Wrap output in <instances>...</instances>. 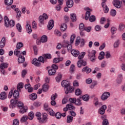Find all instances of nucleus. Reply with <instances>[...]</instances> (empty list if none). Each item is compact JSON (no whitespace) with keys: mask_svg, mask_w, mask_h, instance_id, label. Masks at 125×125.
Segmentation results:
<instances>
[{"mask_svg":"<svg viewBox=\"0 0 125 125\" xmlns=\"http://www.w3.org/2000/svg\"><path fill=\"white\" fill-rule=\"evenodd\" d=\"M51 55L50 54H45L42 55V56H40L38 58V59L35 58L33 60L32 62V64L36 66V67H40L41 66V62L42 63H44L46 62L47 59H51Z\"/></svg>","mask_w":125,"mask_h":125,"instance_id":"nucleus-1","label":"nucleus"},{"mask_svg":"<svg viewBox=\"0 0 125 125\" xmlns=\"http://www.w3.org/2000/svg\"><path fill=\"white\" fill-rule=\"evenodd\" d=\"M87 52L88 59H89L91 62H94L96 59V57L95 56L96 51L94 50H92V51L88 50Z\"/></svg>","mask_w":125,"mask_h":125,"instance_id":"nucleus-2","label":"nucleus"},{"mask_svg":"<svg viewBox=\"0 0 125 125\" xmlns=\"http://www.w3.org/2000/svg\"><path fill=\"white\" fill-rule=\"evenodd\" d=\"M4 22H5V26L7 28L10 27V28H12V27H14V25H15V22L13 20H11L9 21V19L7 17H5L4 18Z\"/></svg>","mask_w":125,"mask_h":125,"instance_id":"nucleus-3","label":"nucleus"},{"mask_svg":"<svg viewBox=\"0 0 125 125\" xmlns=\"http://www.w3.org/2000/svg\"><path fill=\"white\" fill-rule=\"evenodd\" d=\"M7 67H8V63L2 62L0 64V71L1 72V74H2V75H3L4 76H5V74H6V72H5L4 69H6Z\"/></svg>","mask_w":125,"mask_h":125,"instance_id":"nucleus-4","label":"nucleus"},{"mask_svg":"<svg viewBox=\"0 0 125 125\" xmlns=\"http://www.w3.org/2000/svg\"><path fill=\"white\" fill-rule=\"evenodd\" d=\"M62 47H67V50H71L72 49V45L69 44V41H64L62 42Z\"/></svg>","mask_w":125,"mask_h":125,"instance_id":"nucleus-5","label":"nucleus"},{"mask_svg":"<svg viewBox=\"0 0 125 125\" xmlns=\"http://www.w3.org/2000/svg\"><path fill=\"white\" fill-rule=\"evenodd\" d=\"M110 92H104L101 96V98L103 101H106L110 97Z\"/></svg>","mask_w":125,"mask_h":125,"instance_id":"nucleus-6","label":"nucleus"},{"mask_svg":"<svg viewBox=\"0 0 125 125\" xmlns=\"http://www.w3.org/2000/svg\"><path fill=\"white\" fill-rule=\"evenodd\" d=\"M112 3L116 8H121L122 7V2L120 1L119 0H113Z\"/></svg>","mask_w":125,"mask_h":125,"instance_id":"nucleus-7","label":"nucleus"},{"mask_svg":"<svg viewBox=\"0 0 125 125\" xmlns=\"http://www.w3.org/2000/svg\"><path fill=\"white\" fill-rule=\"evenodd\" d=\"M64 91L65 94H69V93H72V92H74V87L71 86L70 85L66 88H64Z\"/></svg>","mask_w":125,"mask_h":125,"instance_id":"nucleus-8","label":"nucleus"},{"mask_svg":"<svg viewBox=\"0 0 125 125\" xmlns=\"http://www.w3.org/2000/svg\"><path fill=\"white\" fill-rule=\"evenodd\" d=\"M84 10L87 11L85 13V20H88V19L90 16V12L92 11V10H91V9L89 8V7L85 8Z\"/></svg>","mask_w":125,"mask_h":125,"instance_id":"nucleus-9","label":"nucleus"},{"mask_svg":"<svg viewBox=\"0 0 125 125\" xmlns=\"http://www.w3.org/2000/svg\"><path fill=\"white\" fill-rule=\"evenodd\" d=\"M102 120H103L102 125H109V121L107 119V116L102 115L101 117Z\"/></svg>","mask_w":125,"mask_h":125,"instance_id":"nucleus-10","label":"nucleus"},{"mask_svg":"<svg viewBox=\"0 0 125 125\" xmlns=\"http://www.w3.org/2000/svg\"><path fill=\"white\" fill-rule=\"evenodd\" d=\"M63 2H64V0H58L59 4L57 5L55 8L57 11H60L61 10V8H62V4H63Z\"/></svg>","mask_w":125,"mask_h":125,"instance_id":"nucleus-11","label":"nucleus"},{"mask_svg":"<svg viewBox=\"0 0 125 125\" xmlns=\"http://www.w3.org/2000/svg\"><path fill=\"white\" fill-rule=\"evenodd\" d=\"M107 109V106L106 105H103L99 109L98 113L100 115H104L105 114V110Z\"/></svg>","mask_w":125,"mask_h":125,"instance_id":"nucleus-12","label":"nucleus"},{"mask_svg":"<svg viewBox=\"0 0 125 125\" xmlns=\"http://www.w3.org/2000/svg\"><path fill=\"white\" fill-rule=\"evenodd\" d=\"M77 65H78V67L79 68H81V67H82V66H86V62L84 61L83 60H80L78 61V62H77Z\"/></svg>","mask_w":125,"mask_h":125,"instance_id":"nucleus-13","label":"nucleus"},{"mask_svg":"<svg viewBox=\"0 0 125 125\" xmlns=\"http://www.w3.org/2000/svg\"><path fill=\"white\" fill-rule=\"evenodd\" d=\"M53 27H54V21L53 20H51L47 25V29L48 30H52Z\"/></svg>","mask_w":125,"mask_h":125,"instance_id":"nucleus-14","label":"nucleus"},{"mask_svg":"<svg viewBox=\"0 0 125 125\" xmlns=\"http://www.w3.org/2000/svg\"><path fill=\"white\" fill-rule=\"evenodd\" d=\"M62 86L64 87V88H66L68 87L69 85H71V83H70V82L68 81H67L66 80H63L62 81L61 83Z\"/></svg>","mask_w":125,"mask_h":125,"instance_id":"nucleus-15","label":"nucleus"},{"mask_svg":"<svg viewBox=\"0 0 125 125\" xmlns=\"http://www.w3.org/2000/svg\"><path fill=\"white\" fill-rule=\"evenodd\" d=\"M47 120V114L46 113H43L42 114V118L41 120H40V123H46Z\"/></svg>","mask_w":125,"mask_h":125,"instance_id":"nucleus-16","label":"nucleus"},{"mask_svg":"<svg viewBox=\"0 0 125 125\" xmlns=\"http://www.w3.org/2000/svg\"><path fill=\"white\" fill-rule=\"evenodd\" d=\"M5 43H6V40H5V38L3 37L0 42V48H3L5 46Z\"/></svg>","mask_w":125,"mask_h":125,"instance_id":"nucleus-17","label":"nucleus"},{"mask_svg":"<svg viewBox=\"0 0 125 125\" xmlns=\"http://www.w3.org/2000/svg\"><path fill=\"white\" fill-rule=\"evenodd\" d=\"M71 54L73 55V56H74V57H78L79 56V55L80 54V51L78 50H75L73 49L71 50Z\"/></svg>","mask_w":125,"mask_h":125,"instance_id":"nucleus-18","label":"nucleus"},{"mask_svg":"<svg viewBox=\"0 0 125 125\" xmlns=\"http://www.w3.org/2000/svg\"><path fill=\"white\" fill-rule=\"evenodd\" d=\"M83 73H86V74H89L91 72V69L89 68L88 67L86 66L83 68Z\"/></svg>","mask_w":125,"mask_h":125,"instance_id":"nucleus-19","label":"nucleus"},{"mask_svg":"<svg viewBox=\"0 0 125 125\" xmlns=\"http://www.w3.org/2000/svg\"><path fill=\"white\" fill-rule=\"evenodd\" d=\"M7 98V96H6V94L5 92H2L0 94V99L1 100H5L6 98Z\"/></svg>","mask_w":125,"mask_h":125,"instance_id":"nucleus-20","label":"nucleus"},{"mask_svg":"<svg viewBox=\"0 0 125 125\" xmlns=\"http://www.w3.org/2000/svg\"><path fill=\"white\" fill-rule=\"evenodd\" d=\"M66 5L67 7L69 8L71 7H73V5H74V1L73 0H68L66 1Z\"/></svg>","mask_w":125,"mask_h":125,"instance_id":"nucleus-21","label":"nucleus"},{"mask_svg":"<svg viewBox=\"0 0 125 125\" xmlns=\"http://www.w3.org/2000/svg\"><path fill=\"white\" fill-rule=\"evenodd\" d=\"M29 98L31 100H36V99L38 98V95H37V94L32 93L31 95H29Z\"/></svg>","mask_w":125,"mask_h":125,"instance_id":"nucleus-22","label":"nucleus"},{"mask_svg":"<svg viewBox=\"0 0 125 125\" xmlns=\"http://www.w3.org/2000/svg\"><path fill=\"white\" fill-rule=\"evenodd\" d=\"M27 33L31 34L32 33V27L29 24H27L25 26Z\"/></svg>","mask_w":125,"mask_h":125,"instance_id":"nucleus-23","label":"nucleus"},{"mask_svg":"<svg viewBox=\"0 0 125 125\" xmlns=\"http://www.w3.org/2000/svg\"><path fill=\"white\" fill-rule=\"evenodd\" d=\"M15 11H16V13H17V18H20L22 14L21 11H20L18 8H16L15 9Z\"/></svg>","mask_w":125,"mask_h":125,"instance_id":"nucleus-24","label":"nucleus"},{"mask_svg":"<svg viewBox=\"0 0 125 125\" xmlns=\"http://www.w3.org/2000/svg\"><path fill=\"white\" fill-rule=\"evenodd\" d=\"M20 109V113L21 114H24V113H26V112H27V110H28V107L27 106H22V108Z\"/></svg>","mask_w":125,"mask_h":125,"instance_id":"nucleus-25","label":"nucleus"},{"mask_svg":"<svg viewBox=\"0 0 125 125\" xmlns=\"http://www.w3.org/2000/svg\"><path fill=\"white\" fill-rule=\"evenodd\" d=\"M70 19L72 22H76L77 21V15L76 14H70Z\"/></svg>","mask_w":125,"mask_h":125,"instance_id":"nucleus-26","label":"nucleus"},{"mask_svg":"<svg viewBox=\"0 0 125 125\" xmlns=\"http://www.w3.org/2000/svg\"><path fill=\"white\" fill-rule=\"evenodd\" d=\"M23 87H24V83H20L17 86V90H18V91H21V89L23 88Z\"/></svg>","mask_w":125,"mask_h":125,"instance_id":"nucleus-27","label":"nucleus"},{"mask_svg":"<svg viewBox=\"0 0 125 125\" xmlns=\"http://www.w3.org/2000/svg\"><path fill=\"white\" fill-rule=\"evenodd\" d=\"M19 63H24L25 62V57L23 56H20L18 59Z\"/></svg>","mask_w":125,"mask_h":125,"instance_id":"nucleus-28","label":"nucleus"},{"mask_svg":"<svg viewBox=\"0 0 125 125\" xmlns=\"http://www.w3.org/2000/svg\"><path fill=\"white\" fill-rule=\"evenodd\" d=\"M47 42V37L43 35L41 37V41H39V42Z\"/></svg>","mask_w":125,"mask_h":125,"instance_id":"nucleus-29","label":"nucleus"},{"mask_svg":"<svg viewBox=\"0 0 125 125\" xmlns=\"http://www.w3.org/2000/svg\"><path fill=\"white\" fill-rule=\"evenodd\" d=\"M48 88H49V86L47 84L45 83L43 85L42 89L44 92H46L48 90Z\"/></svg>","mask_w":125,"mask_h":125,"instance_id":"nucleus-30","label":"nucleus"},{"mask_svg":"<svg viewBox=\"0 0 125 125\" xmlns=\"http://www.w3.org/2000/svg\"><path fill=\"white\" fill-rule=\"evenodd\" d=\"M73 120H74V117L73 116H71L70 115H68L67 116V120L66 122L67 124H70L73 122Z\"/></svg>","mask_w":125,"mask_h":125,"instance_id":"nucleus-31","label":"nucleus"},{"mask_svg":"<svg viewBox=\"0 0 125 125\" xmlns=\"http://www.w3.org/2000/svg\"><path fill=\"white\" fill-rule=\"evenodd\" d=\"M110 15L112 17H115L117 15V11L114 9H111L110 11Z\"/></svg>","mask_w":125,"mask_h":125,"instance_id":"nucleus-32","label":"nucleus"},{"mask_svg":"<svg viewBox=\"0 0 125 125\" xmlns=\"http://www.w3.org/2000/svg\"><path fill=\"white\" fill-rule=\"evenodd\" d=\"M125 24H124V23H120L119 24V26L118 30L120 32H123V31H124V30H125Z\"/></svg>","mask_w":125,"mask_h":125,"instance_id":"nucleus-33","label":"nucleus"},{"mask_svg":"<svg viewBox=\"0 0 125 125\" xmlns=\"http://www.w3.org/2000/svg\"><path fill=\"white\" fill-rule=\"evenodd\" d=\"M66 107L68 110H75L76 109V107L72 104H67Z\"/></svg>","mask_w":125,"mask_h":125,"instance_id":"nucleus-34","label":"nucleus"},{"mask_svg":"<svg viewBox=\"0 0 125 125\" xmlns=\"http://www.w3.org/2000/svg\"><path fill=\"white\" fill-rule=\"evenodd\" d=\"M28 119H29V118L28 117V116L23 115L21 119V122L25 123V122H27V121L28 120Z\"/></svg>","mask_w":125,"mask_h":125,"instance_id":"nucleus-35","label":"nucleus"},{"mask_svg":"<svg viewBox=\"0 0 125 125\" xmlns=\"http://www.w3.org/2000/svg\"><path fill=\"white\" fill-rule=\"evenodd\" d=\"M18 49H16L14 52V55L17 56V57L21 56V53L20 52V51L18 50Z\"/></svg>","mask_w":125,"mask_h":125,"instance_id":"nucleus-36","label":"nucleus"},{"mask_svg":"<svg viewBox=\"0 0 125 125\" xmlns=\"http://www.w3.org/2000/svg\"><path fill=\"white\" fill-rule=\"evenodd\" d=\"M102 6L103 8L104 13H108V12H109V7L107 6V5H106V4H104V6Z\"/></svg>","mask_w":125,"mask_h":125,"instance_id":"nucleus-37","label":"nucleus"},{"mask_svg":"<svg viewBox=\"0 0 125 125\" xmlns=\"http://www.w3.org/2000/svg\"><path fill=\"white\" fill-rule=\"evenodd\" d=\"M66 29H67V24L65 23H62L61 25V30L62 32H64V31H66Z\"/></svg>","mask_w":125,"mask_h":125,"instance_id":"nucleus-38","label":"nucleus"},{"mask_svg":"<svg viewBox=\"0 0 125 125\" xmlns=\"http://www.w3.org/2000/svg\"><path fill=\"white\" fill-rule=\"evenodd\" d=\"M55 73H56V70L52 68L48 70V74L50 76L55 75Z\"/></svg>","mask_w":125,"mask_h":125,"instance_id":"nucleus-39","label":"nucleus"},{"mask_svg":"<svg viewBox=\"0 0 125 125\" xmlns=\"http://www.w3.org/2000/svg\"><path fill=\"white\" fill-rule=\"evenodd\" d=\"M13 3V0H5V4L6 5H11Z\"/></svg>","mask_w":125,"mask_h":125,"instance_id":"nucleus-40","label":"nucleus"},{"mask_svg":"<svg viewBox=\"0 0 125 125\" xmlns=\"http://www.w3.org/2000/svg\"><path fill=\"white\" fill-rule=\"evenodd\" d=\"M62 79V75L60 73L58 74V77L56 78V80L57 83H60Z\"/></svg>","mask_w":125,"mask_h":125,"instance_id":"nucleus-41","label":"nucleus"},{"mask_svg":"<svg viewBox=\"0 0 125 125\" xmlns=\"http://www.w3.org/2000/svg\"><path fill=\"white\" fill-rule=\"evenodd\" d=\"M18 96H19V92L18 91V90H15L13 93L14 98H15V99H16V98H17Z\"/></svg>","mask_w":125,"mask_h":125,"instance_id":"nucleus-42","label":"nucleus"},{"mask_svg":"<svg viewBox=\"0 0 125 125\" xmlns=\"http://www.w3.org/2000/svg\"><path fill=\"white\" fill-rule=\"evenodd\" d=\"M75 95H76L77 96H79V95H81L82 94V90H81V89L80 88L77 89L75 90Z\"/></svg>","mask_w":125,"mask_h":125,"instance_id":"nucleus-43","label":"nucleus"},{"mask_svg":"<svg viewBox=\"0 0 125 125\" xmlns=\"http://www.w3.org/2000/svg\"><path fill=\"white\" fill-rule=\"evenodd\" d=\"M75 104L77 106H81V105H82V102L81 100L79 98H78L77 99H76Z\"/></svg>","mask_w":125,"mask_h":125,"instance_id":"nucleus-44","label":"nucleus"},{"mask_svg":"<svg viewBox=\"0 0 125 125\" xmlns=\"http://www.w3.org/2000/svg\"><path fill=\"white\" fill-rule=\"evenodd\" d=\"M82 98L83 101L87 102L88 101V100H89V96H88V95H84L83 96Z\"/></svg>","mask_w":125,"mask_h":125,"instance_id":"nucleus-45","label":"nucleus"},{"mask_svg":"<svg viewBox=\"0 0 125 125\" xmlns=\"http://www.w3.org/2000/svg\"><path fill=\"white\" fill-rule=\"evenodd\" d=\"M16 27L18 31H19L20 33L22 32V27L21 26V24H20V23H18L16 25Z\"/></svg>","mask_w":125,"mask_h":125,"instance_id":"nucleus-46","label":"nucleus"},{"mask_svg":"<svg viewBox=\"0 0 125 125\" xmlns=\"http://www.w3.org/2000/svg\"><path fill=\"white\" fill-rule=\"evenodd\" d=\"M28 116L29 117V118H28L30 121L33 120V119H34V112L31 111L29 114H28Z\"/></svg>","mask_w":125,"mask_h":125,"instance_id":"nucleus-47","label":"nucleus"},{"mask_svg":"<svg viewBox=\"0 0 125 125\" xmlns=\"http://www.w3.org/2000/svg\"><path fill=\"white\" fill-rule=\"evenodd\" d=\"M23 45V43H22L21 42L18 43L17 44V46H16L17 49H20V48H21V47H22Z\"/></svg>","mask_w":125,"mask_h":125,"instance_id":"nucleus-48","label":"nucleus"},{"mask_svg":"<svg viewBox=\"0 0 125 125\" xmlns=\"http://www.w3.org/2000/svg\"><path fill=\"white\" fill-rule=\"evenodd\" d=\"M75 38H76V35H75V34L71 35L70 37V43H73L74 41H75Z\"/></svg>","mask_w":125,"mask_h":125,"instance_id":"nucleus-49","label":"nucleus"},{"mask_svg":"<svg viewBox=\"0 0 125 125\" xmlns=\"http://www.w3.org/2000/svg\"><path fill=\"white\" fill-rule=\"evenodd\" d=\"M119 45H120V40H117L114 43V47L117 48V47H119Z\"/></svg>","mask_w":125,"mask_h":125,"instance_id":"nucleus-50","label":"nucleus"},{"mask_svg":"<svg viewBox=\"0 0 125 125\" xmlns=\"http://www.w3.org/2000/svg\"><path fill=\"white\" fill-rule=\"evenodd\" d=\"M54 34L55 35H56V36H57V37H60V36H61L62 35L61 32L59 31L57 29H56L55 30Z\"/></svg>","mask_w":125,"mask_h":125,"instance_id":"nucleus-51","label":"nucleus"},{"mask_svg":"<svg viewBox=\"0 0 125 125\" xmlns=\"http://www.w3.org/2000/svg\"><path fill=\"white\" fill-rule=\"evenodd\" d=\"M84 55H85V52H82L80 55L78 57V59L82 60L83 57H84Z\"/></svg>","mask_w":125,"mask_h":125,"instance_id":"nucleus-52","label":"nucleus"},{"mask_svg":"<svg viewBox=\"0 0 125 125\" xmlns=\"http://www.w3.org/2000/svg\"><path fill=\"white\" fill-rule=\"evenodd\" d=\"M17 104L18 107H19L20 109H22V108H23V106H24V104H23V103H22L21 102L18 101Z\"/></svg>","mask_w":125,"mask_h":125,"instance_id":"nucleus-53","label":"nucleus"},{"mask_svg":"<svg viewBox=\"0 0 125 125\" xmlns=\"http://www.w3.org/2000/svg\"><path fill=\"white\" fill-rule=\"evenodd\" d=\"M39 22L40 23H41V24H44L43 21L44 20V19L43 18V17H42V16H40L39 17Z\"/></svg>","mask_w":125,"mask_h":125,"instance_id":"nucleus-54","label":"nucleus"},{"mask_svg":"<svg viewBox=\"0 0 125 125\" xmlns=\"http://www.w3.org/2000/svg\"><path fill=\"white\" fill-rule=\"evenodd\" d=\"M94 103L95 106H98V105H99L100 104V103H99L98 102V98H94Z\"/></svg>","mask_w":125,"mask_h":125,"instance_id":"nucleus-55","label":"nucleus"},{"mask_svg":"<svg viewBox=\"0 0 125 125\" xmlns=\"http://www.w3.org/2000/svg\"><path fill=\"white\" fill-rule=\"evenodd\" d=\"M12 103H13V105H14L15 106H16L17 103H18V101H17V100H14V99H12L11 100V101H10V104H11Z\"/></svg>","mask_w":125,"mask_h":125,"instance_id":"nucleus-56","label":"nucleus"},{"mask_svg":"<svg viewBox=\"0 0 125 125\" xmlns=\"http://www.w3.org/2000/svg\"><path fill=\"white\" fill-rule=\"evenodd\" d=\"M84 24L83 23H81L79 25V30L80 31H83L84 30Z\"/></svg>","mask_w":125,"mask_h":125,"instance_id":"nucleus-57","label":"nucleus"},{"mask_svg":"<svg viewBox=\"0 0 125 125\" xmlns=\"http://www.w3.org/2000/svg\"><path fill=\"white\" fill-rule=\"evenodd\" d=\"M37 28H38V25L37 24V23L35 21H33L32 22V28L34 29V30L37 29Z\"/></svg>","mask_w":125,"mask_h":125,"instance_id":"nucleus-58","label":"nucleus"},{"mask_svg":"<svg viewBox=\"0 0 125 125\" xmlns=\"http://www.w3.org/2000/svg\"><path fill=\"white\" fill-rule=\"evenodd\" d=\"M55 116H56V119H61V117H62V113L60 112H57Z\"/></svg>","mask_w":125,"mask_h":125,"instance_id":"nucleus-59","label":"nucleus"},{"mask_svg":"<svg viewBox=\"0 0 125 125\" xmlns=\"http://www.w3.org/2000/svg\"><path fill=\"white\" fill-rule=\"evenodd\" d=\"M58 96L57 94H56V93L52 95V96H51V100L55 101V100L56 99V98Z\"/></svg>","mask_w":125,"mask_h":125,"instance_id":"nucleus-60","label":"nucleus"},{"mask_svg":"<svg viewBox=\"0 0 125 125\" xmlns=\"http://www.w3.org/2000/svg\"><path fill=\"white\" fill-rule=\"evenodd\" d=\"M95 85H97V81H95L92 83V84L90 85V88H91L92 89L94 88V86Z\"/></svg>","mask_w":125,"mask_h":125,"instance_id":"nucleus-61","label":"nucleus"},{"mask_svg":"<svg viewBox=\"0 0 125 125\" xmlns=\"http://www.w3.org/2000/svg\"><path fill=\"white\" fill-rule=\"evenodd\" d=\"M70 73H74L75 72V65L72 64L70 68Z\"/></svg>","mask_w":125,"mask_h":125,"instance_id":"nucleus-62","label":"nucleus"},{"mask_svg":"<svg viewBox=\"0 0 125 125\" xmlns=\"http://www.w3.org/2000/svg\"><path fill=\"white\" fill-rule=\"evenodd\" d=\"M83 31H86V32L89 33V32L91 31V26H88V27H84Z\"/></svg>","mask_w":125,"mask_h":125,"instance_id":"nucleus-63","label":"nucleus"},{"mask_svg":"<svg viewBox=\"0 0 125 125\" xmlns=\"http://www.w3.org/2000/svg\"><path fill=\"white\" fill-rule=\"evenodd\" d=\"M89 20L90 22H94V21L96 20L95 16H91L90 17V18H89Z\"/></svg>","mask_w":125,"mask_h":125,"instance_id":"nucleus-64","label":"nucleus"}]
</instances>
